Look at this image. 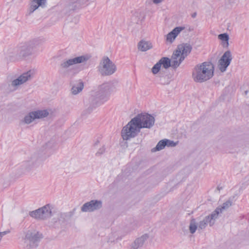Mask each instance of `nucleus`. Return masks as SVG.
<instances>
[{
  "instance_id": "f257e3e1",
  "label": "nucleus",
  "mask_w": 249,
  "mask_h": 249,
  "mask_svg": "<svg viewBox=\"0 0 249 249\" xmlns=\"http://www.w3.org/2000/svg\"><path fill=\"white\" fill-rule=\"evenodd\" d=\"M154 117L147 113L140 114L132 119L123 127L122 136L124 140H127L134 138L140 132L142 128H150L154 124Z\"/></svg>"
},
{
  "instance_id": "f03ea898",
  "label": "nucleus",
  "mask_w": 249,
  "mask_h": 249,
  "mask_svg": "<svg viewBox=\"0 0 249 249\" xmlns=\"http://www.w3.org/2000/svg\"><path fill=\"white\" fill-rule=\"evenodd\" d=\"M45 41V38L39 37L25 42L19 47L18 52L11 56L10 60L16 61L27 58L33 53L36 48L42 45Z\"/></svg>"
},
{
  "instance_id": "7ed1b4c3",
  "label": "nucleus",
  "mask_w": 249,
  "mask_h": 249,
  "mask_svg": "<svg viewBox=\"0 0 249 249\" xmlns=\"http://www.w3.org/2000/svg\"><path fill=\"white\" fill-rule=\"evenodd\" d=\"M214 67L209 62L196 65L193 69L192 78L196 83H202L211 79L213 76Z\"/></svg>"
},
{
  "instance_id": "20e7f679",
  "label": "nucleus",
  "mask_w": 249,
  "mask_h": 249,
  "mask_svg": "<svg viewBox=\"0 0 249 249\" xmlns=\"http://www.w3.org/2000/svg\"><path fill=\"white\" fill-rule=\"evenodd\" d=\"M42 238V234L35 229L26 230L22 237V246L25 249L36 248Z\"/></svg>"
},
{
  "instance_id": "39448f33",
  "label": "nucleus",
  "mask_w": 249,
  "mask_h": 249,
  "mask_svg": "<svg viewBox=\"0 0 249 249\" xmlns=\"http://www.w3.org/2000/svg\"><path fill=\"white\" fill-rule=\"evenodd\" d=\"M117 89V84L114 83L103 84L101 87L98 97L92 102V105H94V107H96L101 105L106 101L109 95L115 92Z\"/></svg>"
},
{
  "instance_id": "423d86ee",
  "label": "nucleus",
  "mask_w": 249,
  "mask_h": 249,
  "mask_svg": "<svg viewBox=\"0 0 249 249\" xmlns=\"http://www.w3.org/2000/svg\"><path fill=\"white\" fill-rule=\"evenodd\" d=\"M213 212L210 215L205 216L202 220H200L198 223H196L195 219H192L190 221L189 225V231L191 233H194L197 229L198 230H201L204 229L208 224H209L210 226H212L214 224L215 220L217 218L216 216L213 217Z\"/></svg>"
},
{
  "instance_id": "0eeeda50",
  "label": "nucleus",
  "mask_w": 249,
  "mask_h": 249,
  "mask_svg": "<svg viewBox=\"0 0 249 249\" xmlns=\"http://www.w3.org/2000/svg\"><path fill=\"white\" fill-rule=\"evenodd\" d=\"M98 69L99 73L103 76L111 75L117 70L116 65L108 57L102 59Z\"/></svg>"
},
{
  "instance_id": "6e6552de",
  "label": "nucleus",
  "mask_w": 249,
  "mask_h": 249,
  "mask_svg": "<svg viewBox=\"0 0 249 249\" xmlns=\"http://www.w3.org/2000/svg\"><path fill=\"white\" fill-rule=\"evenodd\" d=\"M36 71L35 70H30L12 80L9 85L11 90H16L21 85L30 81L34 77Z\"/></svg>"
},
{
  "instance_id": "1a4fd4ad",
  "label": "nucleus",
  "mask_w": 249,
  "mask_h": 249,
  "mask_svg": "<svg viewBox=\"0 0 249 249\" xmlns=\"http://www.w3.org/2000/svg\"><path fill=\"white\" fill-rule=\"evenodd\" d=\"M54 210L53 206L50 204H47L37 210L30 212L31 217L40 220H44L53 216Z\"/></svg>"
},
{
  "instance_id": "9d476101",
  "label": "nucleus",
  "mask_w": 249,
  "mask_h": 249,
  "mask_svg": "<svg viewBox=\"0 0 249 249\" xmlns=\"http://www.w3.org/2000/svg\"><path fill=\"white\" fill-rule=\"evenodd\" d=\"M49 111L47 109H40L31 111L25 115L21 120V123L25 124H29L36 120L42 119L47 117Z\"/></svg>"
},
{
  "instance_id": "9b49d317",
  "label": "nucleus",
  "mask_w": 249,
  "mask_h": 249,
  "mask_svg": "<svg viewBox=\"0 0 249 249\" xmlns=\"http://www.w3.org/2000/svg\"><path fill=\"white\" fill-rule=\"evenodd\" d=\"M90 57L89 55L86 54L64 59L60 64V69L63 71H67L74 65L86 62Z\"/></svg>"
},
{
  "instance_id": "f8f14e48",
  "label": "nucleus",
  "mask_w": 249,
  "mask_h": 249,
  "mask_svg": "<svg viewBox=\"0 0 249 249\" xmlns=\"http://www.w3.org/2000/svg\"><path fill=\"white\" fill-rule=\"evenodd\" d=\"M103 206V202L100 200H91L84 203L81 208L82 212H93L100 210Z\"/></svg>"
},
{
  "instance_id": "ddd939ff",
  "label": "nucleus",
  "mask_w": 249,
  "mask_h": 249,
  "mask_svg": "<svg viewBox=\"0 0 249 249\" xmlns=\"http://www.w3.org/2000/svg\"><path fill=\"white\" fill-rule=\"evenodd\" d=\"M232 60V55L230 51H226L218 61V68L221 71L224 72L226 70Z\"/></svg>"
},
{
  "instance_id": "4468645a",
  "label": "nucleus",
  "mask_w": 249,
  "mask_h": 249,
  "mask_svg": "<svg viewBox=\"0 0 249 249\" xmlns=\"http://www.w3.org/2000/svg\"><path fill=\"white\" fill-rule=\"evenodd\" d=\"M184 59V56L180 53V51L176 50L171 58V67L175 69L178 68Z\"/></svg>"
},
{
  "instance_id": "2eb2a0df",
  "label": "nucleus",
  "mask_w": 249,
  "mask_h": 249,
  "mask_svg": "<svg viewBox=\"0 0 249 249\" xmlns=\"http://www.w3.org/2000/svg\"><path fill=\"white\" fill-rule=\"evenodd\" d=\"M149 235L147 233L142 234L137 238L132 243L130 249H141L145 242L149 238Z\"/></svg>"
},
{
  "instance_id": "dca6fc26",
  "label": "nucleus",
  "mask_w": 249,
  "mask_h": 249,
  "mask_svg": "<svg viewBox=\"0 0 249 249\" xmlns=\"http://www.w3.org/2000/svg\"><path fill=\"white\" fill-rule=\"evenodd\" d=\"M233 204V198H230L228 200L225 201L222 206L218 207L213 212V217L217 218L220 213H222L223 211L227 210Z\"/></svg>"
},
{
  "instance_id": "f3484780",
  "label": "nucleus",
  "mask_w": 249,
  "mask_h": 249,
  "mask_svg": "<svg viewBox=\"0 0 249 249\" xmlns=\"http://www.w3.org/2000/svg\"><path fill=\"white\" fill-rule=\"evenodd\" d=\"M185 27L179 26L175 28L171 32L166 36V41L169 43H172L178 35L183 30Z\"/></svg>"
},
{
  "instance_id": "a211bd4d",
  "label": "nucleus",
  "mask_w": 249,
  "mask_h": 249,
  "mask_svg": "<svg viewBox=\"0 0 249 249\" xmlns=\"http://www.w3.org/2000/svg\"><path fill=\"white\" fill-rule=\"evenodd\" d=\"M45 2L46 0H32L28 10V14L31 15L39 7H44Z\"/></svg>"
},
{
  "instance_id": "6ab92c4d",
  "label": "nucleus",
  "mask_w": 249,
  "mask_h": 249,
  "mask_svg": "<svg viewBox=\"0 0 249 249\" xmlns=\"http://www.w3.org/2000/svg\"><path fill=\"white\" fill-rule=\"evenodd\" d=\"M192 49V46L189 43H182L179 45L177 49L180 51V53L185 58L189 54Z\"/></svg>"
},
{
  "instance_id": "aec40b11",
  "label": "nucleus",
  "mask_w": 249,
  "mask_h": 249,
  "mask_svg": "<svg viewBox=\"0 0 249 249\" xmlns=\"http://www.w3.org/2000/svg\"><path fill=\"white\" fill-rule=\"evenodd\" d=\"M37 159L35 156L31 157L28 160L23 162L22 166L25 167L26 170H29L34 167L37 163Z\"/></svg>"
},
{
  "instance_id": "412c9836",
  "label": "nucleus",
  "mask_w": 249,
  "mask_h": 249,
  "mask_svg": "<svg viewBox=\"0 0 249 249\" xmlns=\"http://www.w3.org/2000/svg\"><path fill=\"white\" fill-rule=\"evenodd\" d=\"M152 43L149 41L142 40L138 44L139 49L142 52L146 51L152 48Z\"/></svg>"
},
{
  "instance_id": "4be33fe9",
  "label": "nucleus",
  "mask_w": 249,
  "mask_h": 249,
  "mask_svg": "<svg viewBox=\"0 0 249 249\" xmlns=\"http://www.w3.org/2000/svg\"><path fill=\"white\" fill-rule=\"evenodd\" d=\"M83 88L84 85L83 82H79L72 86L71 90V93L74 95H76L81 92Z\"/></svg>"
},
{
  "instance_id": "5701e85b",
  "label": "nucleus",
  "mask_w": 249,
  "mask_h": 249,
  "mask_svg": "<svg viewBox=\"0 0 249 249\" xmlns=\"http://www.w3.org/2000/svg\"><path fill=\"white\" fill-rule=\"evenodd\" d=\"M69 218L70 215L68 213H58L56 214V218L60 222H63Z\"/></svg>"
},
{
  "instance_id": "b1692460",
  "label": "nucleus",
  "mask_w": 249,
  "mask_h": 249,
  "mask_svg": "<svg viewBox=\"0 0 249 249\" xmlns=\"http://www.w3.org/2000/svg\"><path fill=\"white\" fill-rule=\"evenodd\" d=\"M166 144L167 143H166L164 139L160 141L157 143L156 146L152 149V151L156 152L163 149L166 146Z\"/></svg>"
},
{
  "instance_id": "393cba45",
  "label": "nucleus",
  "mask_w": 249,
  "mask_h": 249,
  "mask_svg": "<svg viewBox=\"0 0 249 249\" xmlns=\"http://www.w3.org/2000/svg\"><path fill=\"white\" fill-rule=\"evenodd\" d=\"M160 65H162L163 67L165 69H167L171 66V59L167 57H162L159 61Z\"/></svg>"
},
{
  "instance_id": "a878e982",
  "label": "nucleus",
  "mask_w": 249,
  "mask_h": 249,
  "mask_svg": "<svg viewBox=\"0 0 249 249\" xmlns=\"http://www.w3.org/2000/svg\"><path fill=\"white\" fill-rule=\"evenodd\" d=\"M218 38L219 39L226 42L227 45H228L229 44L228 43V40L229 39V35L226 34H221L218 35Z\"/></svg>"
},
{
  "instance_id": "bb28decb",
  "label": "nucleus",
  "mask_w": 249,
  "mask_h": 249,
  "mask_svg": "<svg viewBox=\"0 0 249 249\" xmlns=\"http://www.w3.org/2000/svg\"><path fill=\"white\" fill-rule=\"evenodd\" d=\"M161 66V65H160V63L159 62L157 63L152 69V72L155 74L157 73L160 70Z\"/></svg>"
},
{
  "instance_id": "cd10ccee",
  "label": "nucleus",
  "mask_w": 249,
  "mask_h": 249,
  "mask_svg": "<svg viewBox=\"0 0 249 249\" xmlns=\"http://www.w3.org/2000/svg\"><path fill=\"white\" fill-rule=\"evenodd\" d=\"M165 140L166 146L167 147H175L177 144V142H174L173 141H171L170 140L164 139Z\"/></svg>"
},
{
  "instance_id": "c85d7f7f",
  "label": "nucleus",
  "mask_w": 249,
  "mask_h": 249,
  "mask_svg": "<svg viewBox=\"0 0 249 249\" xmlns=\"http://www.w3.org/2000/svg\"><path fill=\"white\" fill-rule=\"evenodd\" d=\"M105 147L104 146H102V147L100 148L98 151L96 153V156H100L104 153L105 151Z\"/></svg>"
},
{
  "instance_id": "c756f323",
  "label": "nucleus",
  "mask_w": 249,
  "mask_h": 249,
  "mask_svg": "<svg viewBox=\"0 0 249 249\" xmlns=\"http://www.w3.org/2000/svg\"><path fill=\"white\" fill-rule=\"evenodd\" d=\"M55 144V142L53 141H50L46 143L47 147L49 148L53 147Z\"/></svg>"
},
{
  "instance_id": "7c9ffc66",
  "label": "nucleus",
  "mask_w": 249,
  "mask_h": 249,
  "mask_svg": "<svg viewBox=\"0 0 249 249\" xmlns=\"http://www.w3.org/2000/svg\"><path fill=\"white\" fill-rule=\"evenodd\" d=\"M89 0H76V2L80 5H83L88 2Z\"/></svg>"
},
{
  "instance_id": "2f4dec72",
  "label": "nucleus",
  "mask_w": 249,
  "mask_h": 249,
  "mask_svg": "<svg viewBox=\"0 0 249 249\" xmlns=\"http://www.w3.org/2000/svg\"><path fill=\"white\" fill-rule=\"evenodd\" d=\"M164 0H152L153 3L154 4H157L160 3H161L162 1H163Z\"/></svg>"
},
{
  "instance_id": "473e14b6",
  "label": "nucleus",
  "mask_w": 249,
  "mask_h": 249,
  "mask_svg": "<svg viewBox=\"0 0 249 249\" xmlns=\"http://www.w3.org/2000/svg\"><path fill=\"white\" fill-rule=\"evenodd\" d=\"M195 16H196V14H194L192 16V17H193V18L195 17Z\"/></svg>"
}]
</instances>
